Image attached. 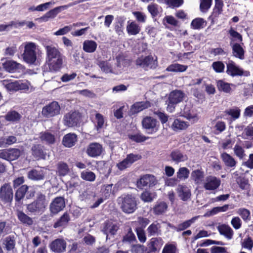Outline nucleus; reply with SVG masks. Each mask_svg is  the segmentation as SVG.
I'll return each mask as SVG.
<instances>
[{"mask_svg":"<svg viewBox=\"0 0 253 253\" xmlns=\"http://www.w3.org/2000/svg\"><path fill=\"white\" fill-rule=\"evenodd\" d=\"M218 89L226 93H231L233 90L232 87H235V85L232 84H229L223 80H218L216 82Z\"/></svg>","mask_w":253,"mask_h":253,"instance_id":"obj_24","label":"nucleus"},{"mask_svg":"<svg viewBox=\"0 0 253 253\" xmlns=\"http://www.w3.org/2000/svg\"><path fill=\"white\" fill-rule=\"evenodd\" d=\"M177 193L178 196L182 201H186L190 199V190L186 186L179 185L177 188Z\"/></svg>","mask_w":253,"mask_h":253,"instance_id":"obj_30","label":"nucleus"},{"mask_svg":"<svg viewBox=\"0 0 253 253\" xmlns=\"http://www.w3.org/2000/svg\"><path fill=\"white\" fill-rule=\"evenodd\" d=\"M125 21V18L123 17H120L117 18V22L115 26V30L119 35L123 33V27Z\"/></svg>","mask_w":253,"mask_h":253,"instance_id":"obj_56","label":"nucleus"},{"mask_svg":"<svg viewBox=\"0 0 253 253\" xmlns=\"http://www.w3.org/2000/svg\"><path fill=\"white\" fill-rule=\"evenodd\" d=\"M233 55L240 59H244V50L239 43H235L232 46Z\"/></svg>","mask_w":253,"mask_h":253,"instance_id":"obj_39","label":"nucleus"},{"mask_svg":"<svg viewBox=\"0 0 253 253\" xmlns=\"http://www.w3.org/2000/svg\"><path fill=\"white\" fill-rule=\"evenodd\" d=\"M66 9V6L63 5L55 7L54 8L47 12L46 14L49 19L54 18L62 10Z\"/></svg>","mask_w":253,"mask_h":253,"instance_id":"obj_54","label":"nucleus"},{"mask_svg":"<svg viewBox=\"0 0 253 253\" xmlns=\"http://www.w3.org/2000/svg\"><path fill=\"white\" fill-rule=\"evenodd\" d=\"M3 68L7 72L14 73L23 70V66L14 61L9 60L2 64Z\"/></svg>","mask_w":253,"mask_h":253,"instance_id":"obj_19","label":"nucleus"},{"mask_svg":"<svg viewBox=\"0 0 253 253\" xmlns=\"http://www.w3.org/2000/svg\"><path fill=\"white\" fill-rule=\"evenodd\" d=\"M197 217H194L191 219L186 220L177 226V231L183 230L189 227L197 219Z\"/></svg>","mask_w":253,"mask_h":253,"instance_id":"obj_60","label":"nucleus"},{"mask_svg":"<svg viewBox=\"0 0 253 253\" xmlns=\"http://www.w3.org/2000/svg\"><path fill=\"white\" fill-rule=\"evenodd\" d=\"M147 9L153 17L157 16L162 11V8L156 3H151L147 6Z\"/></svg>","mask_w":253,"mask_h":253,"instance_id":"obj_52","label":"nucleus"},{"mask_svg":"<svg viewBox=\"0 0 253 253\" xmlns=\"http://www.w3.org/2000/svg\"><path fill=\"white\" fill-rule=\"evenodd\" d=\"M189 126L188 122H185L179 119L174 120L171 125V128L175 131L186 129Z\"/></svg>","mask_w":253,"mask_h":253,"instance_id":"obj_29","label":"nucleus"},{"mask_svg":"<svg viewBox=\"0 0 253 253\" xmlns=\"http://www.w3.org/2000/svg\"><path fill=\"white\" fill-rule=\"evenodd\" d=\"M21 155V151L17 149L8 150V161H13L17 159Z\"/></svg>","mask_w":253,"mask_h":253,"instance_id":"obj_63","label":"nucleus"},{"mask_svg":"<svg viewBox=\"0 0 253 253\" xmlns=\"http://www.w3.org/2000/svg\"><path fill=\"white\" fill-rule=\"evenodd\" d=\"M119 201L122 202L121 208L126 213H132L136 209V202L134 198L130 195L121 197L119 199Z\"/></svg>","mask_w":253,"mask_h":253,"instance_id":"obj_4","label":"nucleus"},{"mask_svg":"<svg viewBox=\"0 0 253 253\" xmlns=\"http://www.w3.org/2000/svg\"><path fill=\"white\" fill-rule=\"evenodd\" d=\"M185 97V94L183 91L179 90H175L170 93L169 100L172 103L177 104L182 102Z\"/></svg>","mask_w":253,"mask_h":253,"instance_id":"obj_23","label":"nucleus"},{"mask_svg":"<svg viewBox=\"0 0 253 253\" xmlns=\"http://www.w3.org/2000/svg\"><path fill=\"white\" fill-rule=\"evenodd\" d=\"M80 120V114L77 112H70L66 114L63 118V124L68 127L76 126Z\"/></svg>","mask_w":253,"mask_h":253,"instance_id":"obj_7","label":"nucleus"},{"mask_svg":"<svg viewBox=\"0 0 253 253\" xmlns=\"http://www.w3.org/2000/svg\"><path fill=\"white\" fill-rule=\"evenodd\" d=\"M70 220L69 215L67 213H64L63 215L54 224V228L64 227L67 225Z\"/></svg>","mask_w":253,"mask_h":253,"instance_id":"obj_46","label":"nucleus"},{"mask_svg":"<svg viewBox=\"0 0 253 253\" xmlns=\"http://www.w3.org/2000/svg\"><path fill=\"white\" fill-rule=\"evenodd\" d=\"M177 248L175 244H167L162 251V253H176Z\"/></svg>","mask_w":253,"mask_h":253,"instance_id":"obj_62","label":"nucleus"},{"mask_svg":"<svg viewBox=\"0 0 253 253\" xmlns=\"http://www.w3.org/2000/svg\"><path fill=\"white\" fill-rule=\"evenodd\" d=\"M24 50L22 56L24 61L29 64H35L37 59L38 45L33 42L24 43Z\"/></svg>","mask_w":253,"mask_h":253,"instance_id":"obj_3","label":"nucleus"},{"mask_svg":"<svg viewBox=\"0 0 253 253\" xmlns=\"http://www.w3.org/2000/svg\"><path fill=\"white\" fill-rule=\"evenodd\" d=\"M220 179L213 176H208L204 183V187L208 190L216 189L220 185Z\"/></svg>","mask_w":253,"mask_h":253,"instance_id":"obj_16","label":"nucleus"},{"mask_svg":"<svg viewBox=\"0 0 253 253\" xmlns=\"http://www.w3.org/2000/svg\"><path fill=\"white\" fill-rule=\"evenodd\" d=\"M94 128L98 132H101L107 126V121L103 115L96 113L94 118Z\"/></svg>","mask_w":253,"mask_h":253,"instance_id":"obj_21","label":"nucleus"},{"mask_svg":"<svg viewBox=\"0 0 253 253\" xmlns=\"http://www.w3.org/2000/svg\"><path fill=\"white\" fill-rule=\"evenodd\" d=\"M214 128L216 134L221 133L226 129L225 123L221 121H217L214 126Z\"/></svg>","mask_w":253,"mask_h":253,"instance_id":"obj_64","label":"nucleus"},{"mask_svg":"<svg viewBox=\"0 0 253 253\" xmlns=\"http://www.w3.org/2000/svg\"><path fill=\"white\" fill-rule=\"evenodd\" d=\"M119 229V226L116 222L109 220L104 223L102 231L106 235V240L108 238L109 234L114 235Z\"/></svg>","mask_w":253,"mask_h":253,"instance_id":"obj_18","label":"nucleus"},{"mask_svg":"<svg viewBox=\"0 0 253 253\" xmlns=\"http://www.w3.org/2000/svg\"><path fill=\"white\" fill-rule=\"evenodd\" d=\"M183 116L188 120H197V115L193 113V111L190 110L189 107L186 106L183 110Z\"/></svg>","mask_w":253,"mask_h":253,"instance_id":"obj_58","label":"nucleus"},{"mask_svg":"<svg viewBox=\"0 0 253 253\" xmlns=\"http://www.w3.org/2000/svg\"><path fill=\"white\" fill-rule=\"evenodd\" d=\"M141 158V156L139 154H129L127 155L126 157L123 161L118 163L117 167L121 170H124Z\"/></svg>","mask_w":253,"mask_h":253,"instance_id":"obj_8","label":"nucleus"},{"mask_svg":"<svg viewBox=\"0 0 253 253\" xmlns=\"http://www.w3.org/2000/svg\"><path fill=\"white\" fill-rule=\"evenodd\" d=\"M3 84L5 88L9 91H17L18 90V82H8L4 81Z\"/></svg>","mask_w":253,"mask_h":253,"instance_id":"obj_61","label":"nucleus"},{"mask_svg":"<svg viewBox=\"0 0 253 253\" xmlns=\"http://www.w3.org/2000/svg\"><path fill=\"white\" fill-rule=\"evenodd\" d=\"M46 62L51 72H56L61 68L63 60L59 50L54 46L46 45Z\"/></svg>","mask_w":253,"mask_h":253,"instance_id":"obj_1","label":"nucleus"},{"mask_svg":"<svg viewBox=\"0 0 253 253\" xmlns=\"http://www.w3.org/2000/svg\"><path fill=\"white\" fill-rule=\"evenodd\" d=\"M81 178L85 181L93 182L95 180L96 175L91 171L84 170L81 173Z\"/></svg>","mask_w":253,"mask_h":253,"instance_id":"obj_51","label":"nucleus"},{"mask_svg":"<svg viewBox=\"0 0 253 253\" xmlns=\"http://www.w3.org/2000/svg\"><path fill=\"white\" fill-rule=\"evenodd\" d=\"M57 171L60 176L67 175L69 171L68 165L63 162L59 163L57 165Z\"/></svg>","mask_w":253,"mask_h":253,"instance_id":"obj_53","label":"nucleus"},{"mask_svg":"<svg viewBox=\"0 0 253 253\" xmlns=\"http://www.w3.org/2000/svg\"><path fill=\"white\" fill-rule=\"evenodd\" d=\"M50 249L56 253H62L66 251V243L62 239H57L49 245Z\"/></svg>","mask_w":253,"mask_h":253,"instance_id":"obj_17","label":"nucleus"},{"mask_svg":"<svg viewBox=\"0 0 253 253\" xmlns=\"http://www.w3.org/2000/svg\"><path fill=\"white\" fill-rule=\"evenodd\" d=\"M45 174V169H33L28 172L27 177L32 180L39 181L43 180Z\"/></svg>","mask_w":253,"mask_h":253,"instance_id":"obj_20","label":"nucleus"},{"mask_svg":"<svg viewBox=\"0 0 253 253\" xmlns=\"http://www.w3.org/2000/svg\"><path fill=\"white\" fill-rule=\"evenodd\" d=\"M156 194L148 191L143 192L141 195V200L145 202H151L156 198Z\"/></svg>","mask_w":253,"mask_h":253,"instance_id":"obj_55","label":"nucleus"},{"mask_svg":"<svg viewBox=\"0 0 253 253\" xmlns=\"http://www.w3.org/2000/svg\"><path fill=\"white\" fill-rule=\"evenodd\" d=\"M17 139L14 136H9L6 137H1L0 138V147H4L7 145H10L15 143Z\"/></svg>","mask_w":253,"mask_h":253,"instance_id":"obj_47","label":"nucleus"},{"mask_svg":"<svg viewBox=\"0 0 253 253\" xmlns=\"http://www.w3.org/2000/svg\"><path fill=\"white\" fill-rule=\"evenodd\" d=\"M16 215L18 220L23 224L30 226L33 223V219L22 211H17Z\"/></svg>","mask_w":253,"mask_h":253,"instance_id":"obj_34","label":"nucleus"},{"mask_svg":"<svg viewBox=\"0 0 253 253\" xmlns=\"http://www.w3.org/2000/svg\"><path fill=\"white\" fill-rule=\"evenodd\" d=\"M13 190L9 184L5 183L0 188V198L6 202H10L13 199Z\"/></svg>","mask_w":253,"mask_h":253,"instance_id":"obj_14","label":"nucleus"},{"mask_svg":"<svg viewBox=\"0 0 253 253\" xmlns=\"http://www.w3.org/2000/svg\"><path fill=\"white\" fill-rule=\"evenodd\" d=\"M97 47L96 42L91 40H86L83 43V49L87 53H93L95 51Z\"/></svg>","mask_w":253,"mask_h":253,"instance_id":"obj_28","label":"nucleus"},{"mask_svg":"<svg viewBox=\"0 0 253 253\" xmlns=\"http://www.w3.org/2000/svg\"><path fill=\"white\" fill-rule=\"evenodd\" d=\"M78 141L77 135L74 133H69L65 135L62 139L63 145L68 148L74 146Z\"/></svg>","mask_w":253,"mask_h":253,"instance_id":"obj_22","label":"nucleus"},{"mask_svg":"<svg viewBox=\"0 0 253 253\" xmlns=\"http://www.w3.org/2000/svg\"><path fill=\"white\" fill-rule=\"evenodd\" d=\"M206 24V21L203 18H196L192 21L191 27L195 30L200 29L205 27Z\"/></svg>","mask_w":253,"mask_h":253,"instance_id":"obj_41","label":"nucleus"},{"mask_svg":"<svg viewBox=\"0 0 253 253\" xmlns=\"http://www.w3.org/2000/svg\"><path fill=\"white\" fill-rule=\"evenodd\" d=\"M47 205L45 197L41 195L34 202L27 205L28 211L32 213H39L44 211Z\"/></svg>","mask_w":253,"mask_h":253,"instance_id":"obj_5","label":"nucleus"},{"mask_svg":"<svg viewBox=\"0 0 253 253\" xmlns=\"http://www.w3.org/2000/svg\"><path fill=\"white\" fill-rule=\"evenodd\" d=\"M233 151L234 154L241 160L243 159L246 156L243 147L239 144L236 143L235 145Z\"/></svg>","mask_w":253,"mask_h":253,"instance_id":"obj_50","label":"nucleus"},{"mask_svg":"<svg viewBox=\"0 0 253 253\" xmlns=\"http://www.w3.org/2000/svg\"><path fill=\"white\" fill-rule=\"evenodd\" d=\"M188 68L187 65L179 63H173L169 65L166 69V71L171 72H184Z\"/></svg>","mask_w":253,"mask_h":253,"instance_id":"obj_35","label":"nucleus"},{"mask_svg":"<svg viewBox=\"0 0 253 253\" xmlns=\"http://www.w3.org/2000/svg\"><path fill=\"white\" fill-rule=\"evenodd\" d=\"M21 115L15 111H10L4 116L5 120L8 122L12 123H16L19 122L21 118Z\"/></svg>","mask_w":253,"mask_h":253,"instance_id":"obj_37","label":"nucleus"},{"mask_svg":"<svg viewBox=\"0 0 253 253\" xmlns=\"http://www.w3.org/2000/svg\"><path fill=\"white\" fill-rule=\"evenodd\" d=\"M60 107L56 101H53L42 108V114L47 117H51L57 115L60 113Z\"/></svg>","mask_w":253,"mask_h":253,"instance_id":"obj_9","label":"nucleus"},{"mask_svg":"<svg viewBox=\"0 0 253 253\" xmlns=\"http://www.w3.org/2000/svg\"><path fill=\"white\" fill-rule=\"evenodd\" d=\"M39 137L42 141L49 144H53L55 141V136L48 131L41 132Z\"/></svg>","mask_w":253,"mask_h":253,"instance_id":"obj_38","label":"nucleus"},{"mask_svg":"<svg viewBox=\"0 0 253 253\" xmlns=\"http://www.w3.org/2000/svg\"><path fill=\"white\" fill-rule=\"evenodd\" d=\"M117 68H114V63L111 60L108 61H101L98 63V66L101 69V71L105 73H113L115 74H118L121 73L122 71L124 69L122 66H124L125 63L126 62L121 56H118L117 57Z\"/></svg>","mask_w":253,"mask_h":253,"instance_id":"obj_2","label":"nucleus"},{"mask_svg":"<svg viewBox=\"0 0 253 253\" xmlns=\"http://www.w3.org/2000/svg\"><path fill=\"white\" fill-rule=\"evenodd\" d=\"M137 65L148 69V68H155L157 66L156 59L154 60L152 56L140 57L136 60Z\"/></svg>","mask_w":253,"mask_h":253,"instance_id":"obj_10","label":"nucleus"},{"mask_svg":"<svg viewBox=\"0 0 253 253\" xmlns=\"http://www.w3.org/2000/svg\"><path fill=\"white\" fill-rule=\"evenodd\" d=\"M140 26L135 21H128L126 31L129 35H136L140 31Z\"/></svg>","mask_w":253,"mask_h":253,"instance_id":"obj_32","label":"nucleus"},{"mask_svg":"<svg viewBox=\"0 0 253 253\" xmlns=\"http://www.w3.org/2000/svg\"><path fill=\"white\" fill-rule=\"evenodd\" d=\"M204 172L201 170L197 169L193 171L191 173V178L197 183L201 184L204 180Z\"/></svg>","mask_w":253,"mask_h":253,"instance_id":"obj_43","label":"nucleus"},{"mask_svg":"<svg viewBox=\"0 0 253 253\" xmlns=\"http://www.w3.org/2000/svg\"><path fill=\"white\" fill-rule=\"evenodd\" d=\"M103 150V147L101 144L94 142L88 145L86 148V153L89 157L95 158L100 156Z\"/></svg>","mask_w":253,"mask_h":253,"instance_id":"obj_15","label":"nucleus"},{"mask_svg":"<svg viewBox=\"0 0 253 253\" xmlns=\"http://www.w3.org/2000/svg\"><path fill=\"white\" fill-rule=\"evenodd\" d=\"M160 224L157 222H154L151 224L147 228V232L149 236H154L159 235L160 232Z\"/></svg>","mask_w":253,"mask_h":253,"instance_id":"obj_45","label":"nucleus"},{"mask_svg":"<svg viewBox=\"0 0 253 253\" xmlns=\"http://www.w3.org/2000/svg\"><path fill=\"white\" fill-rule=\"evenodd\" d=\"M157 182L158 181L154 175L145 174L140 177L137 184L138 187L140 188L145 186L151 187L156 185Z\"/></svg>","mask_w":253,"mask_h":253,"instance_id":"obj_13","label":"nucleus"},{"mask_svg":"<svg viewBox=\"0 0 253 253\" xmlns=\"http://www.w3.org/2000/svg\"><path fill=\"white\" fill-rule=\"evenodd\" d=\"M16 241L15 238L13 236H9L6 237L3 241V245L8 251H10L14 249Z\"/></svg>","mask_w":253,"mask_h":253,"instance_id":"obj_40","label":"nucleus"},{"mask_svg":"<svg viewBox=\"0 0 253 253\" xmlns=\"http://www.w3.org/2000/svg\"><path fill=\"white\" fill-rule=\"evenodd\" d=\"M28 189V186L26 185H22L18 189L15 193V199L17 202L22 200Z\"/></svg>","mask_w":253,"mask_h":253,"instance_id":"obj_48","label":"nucleus"},{"mask_svg":"<svg viewBox=\"0 0 253 253\" xmlns=\"http://www.w3.org/2000/svg\"><path fill=\"white\" fill-rule=\"evenodd\" d=\"M168 208V205L164 202H157L153 208V212L155 214L159 215L165 212Z\"/></svg>","mask_w":253,"mask_h":253,"instance_id":"obj_44","label":"nucleus"},{"mask_svg":"<svg viewBox=\"0 0 253 253\" xmlns=\"http://www.w3.org/2000/svg\"><path fill=\"white\" fill-rule=\"evenodd\" d=\"M143 127L146 129L149 133L152 134L159 129V123L156 119L151 117H145L142 121Z\"/></svg>","mask_w":253,"mask_h":253,"instance_id":"obj_6","label":"nucleus"},{"mask_svg":"<svg viewBox=\"0 0 253 253\" xmlns=\"http://www.w3.org/2000/svg\"><path fill=\"white\" fill-rule=\"evenodd\" d=\"M237 213L245 222H248L251 220V212L250 211L245 208H240L237 210Z\"/></svg>","mask_w":253,"mask_h":253,"instance_id":"obj_49","label":"nucleus"},{"mask_svg":"<svg viewBox=\"0 0 253 253\" xmlns=\"http://www.w3.org/2000/svg\"><path fill=\"white\" fill-rule=\"evenodd\" d=\"M226 73L232 77L242 75L248 76L250 75L249 72H244L242 69L236 66L235 63L232 61H229L227 64Z\"/></svg>","mask_w":253,"mask_h":253,"instance_id":"obj_11","label":"nucleus"},{"mask_svg":"<svg viewBox=\"0 0 253 253\" xmlns=\"http://www.w3.org/2000/svg\"><path fill=\"white\" fill-rule=\"evenodd\" d=\"M224 113L225 115L230 116L231 120L235 121L239 118L241 114V110L237 107H234L226 110Z\"/></svg>","mask_w":253,"mask_h":253,"instance_id":"obj_36","label":"nucleus"},{"mask_svg":"<svg viewBox=\"0 0 253 253\" xmlns=\"http://www.w3.org/2000/svg\"><path fill=\"white\" fill-rule=\"evenodd\" d=\"M150 106L151 104L149 101L136 102L131 106L130 111L132 114H134L150 107Z\"/></svg>","mask_w":253,"mask_h":253,"instance_id":"obj_25","label":"nucleus"},{"mask_svg":"<svg viewBox=\"0 0 253 253\" xmlns=\"http://www.w3.org/2000/svg\"><path fill=\"white\" fill-rule=\"evenodd\" d=\"M211 67L213 70L217 73H221L224 72L225 65L221 61L213 62L211 65Z\"/></svg>","mask_w":253,"mask_h":253,"instance_id":"obj_59","label":"nucleus"},{"mask_svg":"<svg viewBox=\"0 0 253 253\" xmlns=\"http://www.w3.org/2000/svg\"><path fill=\"white\" fill-rule=\"evenodd\" d=\"M32 155L37 159H44L46 154L41 145H35L32 148Z\"/></svg>","mask_w":253,"mask_h":253,"instance_id":"obj_31","label":"nucleus"},{"mask_svg":"<svg viewBox=\"0 0 253 253\" xmlns=\"http://www.w3.org/2000/svg\"><path fill=\"white\" fill-rule=\"evenodd\" d=\"M221 158L225 165L227 167L232 168L236 165V162L234 158L226 153L222 154Z\"/></svg>","mask_w":253,"mask_h":253,"instance_id":"obj_42","label":"nucleus"},{"mask_svg":"<svg viewBox=\"0 0 253 253\" xmlns=\"http://www.w3.org/2000/svg\"><path fill=\"white\" fill-rule=\"evenodd\" d=\"M189 170L185 167L180 168L176 173L177 177L179 179H185L189 176Z\"/></svg>","mask_w":253,"mask_h":253,"instance_id":"obj_57","label":"nucleus"},{"mask_svg":"<svg viewBox=\"0 0 253 253\" xmlns=\"http://www.w3.org/2000/svg\"><path fill=\"white\" fill-rule=\"evenodd\" d=\"M171 160L176 164L184 162L188 160V156L179 150L172 151L170 155Z\"/></svg>","mask_w":253,"mask_h":253,"instance_id":"obj_26","label":"nucleus"},{"mask_svg":"<svg viewBox=\"0 0 253 253\" xmlns=\"http://www.w3.org/2000/svg\"><path fill=\"white\" fill-rule=\"evenodd\" d=\"M217 228L219 233L228 240H231L233 238L234 232L229 225L222 224L218 225Z\"/></svg>","mask_w":253,"mask_h":253,"instance_id":"obj_27","label":"nucleus"},{"mask_svg":"<svg viewBox=\"0 0 253 253\" xmlns=\"http://www.w3.org/2000/svg\"><path fill=\"white\" fill-rule=\"evenodd\" d=\"M65 207V203L64 198L58 197L50 203L49 209L51 213L55 214L62 211Z\"/></svg>","mask_w":253,"mask_h":253,"instance_id":"obj_12","label":"nucleus"},{"mask_svg":"<svg viewBox=\"0 0 253 253\" xmlns=\"http://www.w3.org/2000/svg\"><path fill=\"white\" fill-rule=\"evenodd\" d=\"M164 244V241L161 238H153L151 239L150 248L151 252H158Z\"/></svg>","mask_w":253,"mask_h":253,"instance_id":"obj_33","label":"nucleus"}]
</instances>
